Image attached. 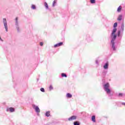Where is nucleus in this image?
<instances>
[{"mask_svg": "<svg viewBox=\"0 0 125 125\" xmlns=\"http://www.w3.org/2000/svg\"><path fill=\"white\" fill-rule=\"evenodd\" d=\"M117 32V28H113L112 30V32L111 33V38L112 40L111 41L112 44V48L113 50H116V47L115 46V40L117 38V35L115 34Z\"/></svg>", "mask_w": 125, "mask_h": 125, "instance_id": "f257e3e1", "label": "nucleus"}, {"mask_svg": "<svg viewBox=\"0 0 125 125\" xmlns=\"http://www.w3.org/2000/svg\"><path fill=\"white\" fill-rule=\"evenodd\" d=\"M104 89L106 93H111V90L109 88L110 87V84L106 83L104 85Z\"/></svg>", "mask_w": 125, "mask_h": 125, "instance_id": "f03ea898", "label": "nucleus"}, {"mask_svg": "<svg viewBox=\"0 0 125 125\" xmlns=\"http://www.w3.org/2000/svg\"><path fill=\"white\" fill-rule=\"evenodd\" d=\"M3 23L6 32H8V25H7V21H6V19H3Z\"/></svg>", "mask_w": 125, "mask_h": 125, "instance_id": "7ed1b4c3", "label": "nucleus"}, {"mask_svg": "<svg viewBox=\"0 0 125 125\" xmlns=\"http://www.w3.org/2000/svg\"><path fill=\"white\" fill-rule=\"evenodd\" d=\"M32 107H33V109L35 110L36 113H40L41 112V110H40V108H39L38 106H36V105L35 104L32 105Z\"/></svg>", "mask_w": 125, "mask_h": 125, "instance_id": "20e7f679", "label": "nucleus"}, {"mask_svg": "<svg viewBox=\"0 0 125 125\" xmlns=\"http://www.w3.org/2000/svg\"><path fill=\"white\" fill-rule=\"evenodd\" d=\"M74 120H77V116H73L68 119V121H73Z\"/></svg>", "mask_w": 125, "mask_h": 125, "instance_id": "39448f33", "label": "nucleus"}, {"mask_svg": "<svg viewBox=\"0 0 125 125\" xmlns=\"http://www.w3.org/2000/svg\"><path fill=\"white\" fill-rule=\"evenodd\" d=\"M63 44V42H61L60 43H58L54 45V47H58L59 46H61Z\"/></svg>", "mask_w": 125, "mask_h": 125, "instance_id": "423d86ee", "label": "nucleus"}, {"mask_svg": "<svg viewBox=\"0 0 125 125\" xmlns=\"http://www.w3.org/2000/svg\"><path fill=\"white\" fill-rule=\"evenodd\" d=\"M8 111H10L11 113L14 112V108L12 107H10V108L7 109V112H8Z\"/></svg>", "mask_w": 125, "mask_h": 125, "instance_id": "0eeeda50", "label": "nucleus"}, {"mask_svg": "<svg viewBox=\"0 0 125 125\" xmlns=\"http://www.w3.org/2000/svg\"><path fill=\"white\" fill-rule=\"evenodd\" d=\"M108 66H109V63L108 62L105 63L104 66V68L105 69H108Z\"/></svg>", "mask_w": 125, "mask_h": 125, "instance_id": "6e6552de", "label": "nucleus"}, {"mask_svg": "<svg viewBox=\"0 0 125 125\" xmlns=\"http://www.w3.org/2000/svg\"><path fill=\"white\" fill-rule=\"evenodd\" d=\"M15 21H16V26H19V22H18V17L16 18Z\"/></svg>", "mask_w": 125, "mask_h": 125, "instance_id": "1a4fd4ad", "label": "nucleus"}, {"mask_svg": "<svg viewBox=\"0 0 125 125\" xmlns=\"http://www.w3.org/2000/svg\"><path fill=\"white\" fill-rule=\"evenodd\" d=\"M123 19V16L122 15H120L118 17V18L117 19V20L118 21H121Z\"/></svg>", "mask_w": 125, "mask_h": 125, "instance_id": "9d476101", "label": "nucleus"}, {"mask_svg": "<svg viewBox=\"0 0 125 125\" xmlns=\"http://www.w3.org/2000/svg\"><path fill=\"white\" fill-rule=\"evenodd\" d=\"M122 10V6H120L117 9V12H121Z\"/></svg>", "mask_w": 125, "mask_h": 125, "instance_id": "9b49d317", "label": "nucleus"}, {"mask_svg": "<svg viewBox=\"0 0 125 125\" xmlns=\"http://www.w3.org/2000/svg\"><path fill=\"white\" fill-rule=\"evenodd\" d=\"M66 97H67V98H71L72 97V95L70 93H67L66 94Z\"/></svg>", "mask_w": 125, "mask_h": 125, "instance_id": "f8f14e48", "label": "nucleus"}, {"mask_svg": "<svg viewBox=\"0 0 125 125\" xmlns=\"http://www.w3.org/2000/svg\"><path fill=\"white\" fill-rule=\"evenodd\" d=\"M92 121L93 122V123H95V116L93 115L92 116Z\"/></svg>", "mask_w": 125, "mask_h": 125, "instance_id": "ddd939ff", "label": "nucleus"}, {"mask_svg": "<svg viewBox=\"0 0 125 125\" xmlns=\"http://www.w3.org/2000/svg\"><path fill=\"white\" fill-rule=\"evenodd\" d=\"M44 5L45 7H46V9H48V5L47 4V3H46V2L44 3Z\"/></svg>", "mask_w": 125, "mask_h": 125, "instance_id": "4468645a", "label": "nucleus"}, {"mask_svg": "<svg viewBox=\"0 0 125 125\" xmlns=\"http://www.w3.org/2000/svg\"><path fill=\"white\" fill-rule=\"evenodd\" d=\"M50 115V112L47 111L46 112V114H45L46 117H48Z\"/></svg>", "mask_w": 125, "mask_h": 125, "instance_id": "2eb2a0df", "label": "nucleus"}, {"mask_svg": "<svg viewBox=\"0 0 125 125\" xmlns=\"http://www.w3.org/2000/svg\"><path fill=\"white\" fill-rule=\"evenodd\" d=\"M117 26H118V23L115 22L113 25V28L114 29H116V27H117Z\"/></svg>", "mask_w": 125, "mask_h": 125, "instance_id": "dca6fc26", "label": "nucleus"}, {"mask_svg": "<svg viewBox=\"0 0 125 125\" xmlns=\"http://www.w3.org/2000/svg\"><path fill=\"white\" fill-rule=\"evenodd\" d=\"M74 125H80V122L76 121L74 122Z\"/></svg>", "mask_w": 125, "mask_h": 125, "instance_id": "f3484780", "label": "nucleus"}, {"mask_svg": "<svg viewBox=\"0 0 125 125\" xmlns=\"http://www.w3.org/2000/svg\"><path fill=\"white\" fill-rule=\"evenodd\" d=\"M56 3V0H54L52 4V7H54L55 6V4Z\"/></svg>", "mask_w": 125, "mask_h": 125, "instance_id": "a211bd4d", "label": "nucleus"}, {"mask_svg": "<svg viewBox=\"0 0 125 125\" xmlns=\"http://www.w3.org/2000/svg\"><path fill=\"white\" fill-rule=\"evenodd\" d=\"M31 8L32 9H36V6L35 5H32Z\"/></svg>", "mask_w": 125, "mask_h": 125, "instance_id": "6ab92c4d", "label": "nucleus"}, {"mask_svg": "<svg viewBox=\"0 0 125 125\" xmlns=\"http://www.w3.org/2000/svg\"><path fill=\"white\" fill-rule=\"evenodd\" d=\"M62 77H65V78H67V75L64 73L62 74Z\"/></svg>", "mask_w": 125, "mask_h": 125, "instance_id": "aec40b11", "label": "nucleus"}, {"mask_svg": "<svg viewBox=\"0 0 125 125\" xmlns=\"http://www.w3.org/2000/svg\"><path fill=\"white\" fill-rule=\"evenodd\" d=\"M16 29H17L18 32H19V31H20V28H19V25L17 26Z\"/></svg>", "mask_w": 125, "mask_h": 125, "instance_id": "412c9836", "label": "nucleus"}, {"mask_svg": "<svg viewBox=\"0 0 125 125\" xmlns=\"http://www.w3.org/2000/svg\"><path fill=\"white\" fill-rule=\"evenodd\" d=\"M124 95L123 94V93H119L118 95L119 97H123Z\"/></svg>", "mask_w": 125, "mask_h": 125, "instance_id": "4be33fe9", "label": "nucleus"}, {"mask_svg": "<svg viewBox=\"0 0 125 125\" xmlns=\"http://www.w3.org/2000/svg\"><path fill=\"white\" fill-rule=\"evenodd\" d=\"M49 89L50 90H52V89H53V87H52V85H50L49 86Z\"/></svg>", "mask_w": 125, "mask_h": 125, "instance_id": "5701e85b", "label": "nucleus"}, {"mask_svg": "<svg viewBox=\"0 0 125 125\" xmlns=\"http://www.w3.org/2000/svg\"><path fill=\"white\" fill-rule=\"evenodd\" d=\"M40 90H41V91H42V92H44V88H41L40 89Z\"/></svg>", "mask_w": 125, "mask_h": 125, "instance_id": "b1692460", "label": "nucleus"}, {"mask_svg": "<svg viewBox=\"0 0 125 125\" xmlns=\"http://www.w3.org/2000/svg\"><path fill=\"white\" fill-rule=\"evenodd\" d=\"M91 3H95V0H90Z\"/></svg>", "mask_w": 125, "mask_h": 125, "instance_id": "393cba45", "label": "nucleus"}, {"mask_svg": "<svg viewBox=\"0 0 125 125\" xmlns=\"http://www.w3.org/2000/svg\"><path fill=\"white\" fill-rule=\"evenodd\" d=\"M120 35H121V32L120 31H118V36L120 37Z\"/></svg>", "mask_w": 125, "mask_h": 125, "instance_id": "a878e982", "label": "nucleus"}, {"mask_svg": "<svg viewBox=\"0 0 125 125\" xmlns=\"http://www.w3.org/2000/svg\"><path fill=\"white\" fill-rule=\"evenodd\" d=\"M40 45H41V46H42L43 45V42H40Z\"/></svg>", "mask_w": 125, "mask_h": 125, "instance_id": "bb28decb", "label": "nucleus"}, {"mask_svg": "<svg viewBox=\"0 0 125 125\" xmlns=\"http://www.w3.org/2000/svg\"><path fill=\"white\" fill-rule=\"evenodd\" d=\"M125 27V25H124V24H122V29L123 30H124V27Z\"/></svg>", "mask_w": 125, "mask_h": 125, "instance_id": "cd10ccee", "label": "nucleus"}, {"mask_svg": "<svg viewBox=\"0 0 125 125\" xmlns=\"http://www.w3.org/2000/svg\"><path fill=\"white\" fill-rule=\"evenodd\" d=\"M96 64H98V61H96Z\"/></svg>", "mask_w": 125, "mask_h": 125, "instance_id": "c85d7f7f", "label": "nucleus"}, {"mask_svg": "<svg viewBox=\"0 0 125 125\" xmlns=\"http://www.w3.org/2000/svg\"><path fill=\"white\" fill-rule=\"evenodd\" d=\"M124 104L125 105V103H124Z\"/></svg>", "mask_w": 125, "mask_h": 125, "instance_id": "c756f323", "label": "nucleus"}]
</instances>
